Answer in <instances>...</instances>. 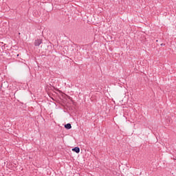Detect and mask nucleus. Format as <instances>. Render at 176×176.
I'll use <instances>...</instances> for the list:
<instances>
[{"mask_svg":"<svg viewBox=\"0 0 176 176\" xmlns=\"http://www.w3.org/2000/svg\"><path fill=\"white\" fill-rule=\"evenodd\" d=\"M42 43V39H37L34 41V46H39Z\"/></svg>","mask_w":176,"mask_h":176,"instance_id":"obj_1","label":"nucleus"},{"mask_svg":"<svg viewBox=\"0 0 176 176\" xmlns=\"http://www.w3.org/2000/svg\"><path fill=\"white\" fill-rule=\"evenodd\" d=\"M72 151H74V152H76V153H79V152H80V148L79 147H75L72 148Z\"/></svg>","mask_w":176,"mask_h":176,"instance_id":"obj_2","label":"nucleus"},{"mask_svg":"<svg viewBox=\"0 0 176 176\" xmlns=\"http://www.w3.org/2000/svg\"><path fill=\"white\" fill-rule=\"evenodd\" d=\"M65 129H67V130H69L70 129H72V126H71V124H67L65 125Z\"/></svg>","mask_w":176,"mask_h":176,"instance_id":"obj_3","label":"nucleus"}]
</instances>
